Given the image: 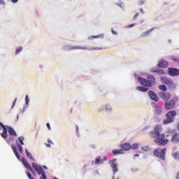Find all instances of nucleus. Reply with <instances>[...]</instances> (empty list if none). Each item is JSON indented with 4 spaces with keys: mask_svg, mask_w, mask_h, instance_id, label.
Here are the masks:
<instances>
[{
    "mask_svg": "<svg viewBox=\"0 0 179 179\" xmlns=\"http://www.w3.org/2000/svg\"><path fill=\"white\" fill-rule=\"evenodd\" d=\"M150 148L148 145L142 147V150H144V152H149Z\"/></svg>",
    "mask_w": 179,
    "mask_h": 179,
    "instance_id": "obj_29",
    "label": "nucleus"
},
{
    "mask_svg": "<svg viewBox=\"0 0 179 179\" xmlns=\"http://www.w3.org/2000/svg\"><path fill=\"white\" fill-rule=\"evenodd\" d=\"M46 127L49 129V131H51V126L50 125V123H47Z\"/></svg>",
    "mask_w": 179,
    "mask_h": 179,
    "instance_id": "obj_38",
    "label": "nucleus"
},
{
    "mask_svg": "<svg viewBox=\"0 0 179 179\" xmlns=\"http://www.w3.org/2000/svg\"><path fill=\"white\" fill-rule=\"evenodd\" d=\"M138 147H139V144L135 143L131 145V149H134L135 150L138 149Z\"/></svg>",
    "mask_w": 179,
    "mask_h": 179,
    "instance_id": "obj_30",
    "label": "nucleus"
},
{
    "mask_svg": "<svg viewBox=\"0 0 179 179\" xmlns=\"http://www.w3.org/2000/svg\"><path fill=\"white\" fill-rule=\"evenodd\" d=\"M25 152L27 157H29V159L34 162V158H33V155H31V153H30V152H29L27 150H25Z\"/></svg>",
    "mask_w": 179,
    "mask_h": 179,
    "instance_id": "obj_23",
    "label": "nucleus"
},
{
    "mask_svg": "<svg viewBox=\"0 0 179 179\" xmlns=\"http://www.w3.org/2000/svg\"><path fill=\"white\" fill-rule=\"evenodd\" d=\"M136 90H138V92H148V90H149V89H148L145 87H137Z\"/></svg>",
    "mask_w": 179,
    "mask_h": 179,
    "instance_id": "obj_20",
    "label": "nucleus"
},
{
    "mask_svg": "<svg viewBox=\"0 0 179 179\" xmlns=\"http://www.w3.org/2000/svg\"><path fill=\"white\" fill-rule=\"evenodd\" d=\"M104 160H107V157H104Z\"/></svg>",
    "mask_w": 179,
    "mask_h": 179,
    "instance_id": "obj_50",
    "label": "nucleus"
},
{
    "mask_svg": "<svg viewBox=\"0 0 179 179\" xmlns=\"http://www.w3.org/2000/svg\"><path fill=\"white\" fill-rule=\"evenodd\" d=\"M172 156L176 160H179V151H177L175 153L172 154Z\"/></svg>",
    "mask_w": 179,
    "mask_h": 179,
    "instance_id": "obj_25",
    "label": "nucleus"
},
{
    "mask_svg": "<svg viewBox=\"0 0 179 179\" xmlns=\"http://www.w3.org/2000/svg\"><path fill=\"white\" fill-rule=\"evenodd\" d=\"M0 126L3 128V132L1 134V136L3 138V139H8V134L11 135V136H17V134L13 127H10L9 126H5L2 122H0Z\"/></svg>",
    "mask_w": 179,
    "mask_h": 179,
    "instance_id": "obj_3",
    "label": "nucleus"
},
{
    "mask_svg": "<svg viewBox=\"0 0 179 179\" xmlns=\"http://www.w3.org/2000/svg\"><path fill=\"white\" fill-rule=\"evenodd\" d=\"M168 73L170 75V76H178L179 75V69H174L173 67L169 68L168 69Z\"/></svg>",
    "mask_w": 179,
    "mask_h": 179,
    "instance_id": "obj_11",
    "label": "nucleus"
},
{
    "mask_svg": "<svg viewBox=\"0 0 179 179\" xmlns=\"http://www.w3.org/2000/svg\"><path fill=\"white\" fill-rule=\"evenodd\" d=\"M46 146H47L48 148H51V145H50V144H46Z\"/></svg>",
    "mask_w": 179,
    "mask_h": 179,
    "instance_id": "obj_47",
    "label": "nucleus"
},
{
    "mask_svg": "<svg viewBox=\"0 0 179 179\" xmlns=\"http://www.w3.org/2000/svg\"><path fill=\"white\" fill-rule=\"evenodd\" d=\"M161 82L164 85H173V81H171V80L169 79L167 77H161Z\"/></svg>",
    "mask_w": 179,
    "mask_h": 179,
    "instance_id": "obj_15",
    "label": "nucleus"
},
{
    "mask_svg": "<svg viewBox=\"0 0 179 179\" xmlns=\"http://www.w3.org/2000/svg\"><path fill=\"white\" fill-rule=\"evenodd\" d=\"M134 26H135V24H131L129 25V27H134Z\"/></svg>",
    "mask_w": 179,
    "mask_h": 179,
    "instance_id": "obj_44",
    "label": "nucleus"
},
{
    "mask_svg": "<svg viewBox=\"0 0 179 179\" xmlns=\"http://www.w3.org/2000/svg\"><path fill=\"white\" fill-rule=\"evenodd\" d=\"M25 101H26V104L27 106V104H29V95H27L25 96Z\"/></svg>",
    "mask_w": 179,
    "mask_h": 179,
    "instance_id": "obj_35",
    "label": "nucleus"
},
{
    "mask_svg": "<svg viewBox=\"0 0 179 179\" xmlns=\"http://www.w3.org/2000/svg\"><path fill=\"white\" fill-rule=\"evenodd\" d=\"M162 126L157 124L153 131L150 132V136L155 138V143H157L159 146H165L169 143V140L166 138L164 134H161Z\"/></svg>",
    "mask_w": 179,
    "mask_h": 179,
    "instance_id": "obj_1",
    "label": "nucleus"
},
{
    "mask_svg": "<svg viewBox=\"0 0 179 179\" xmlns=\"http://www.w3.org/2000/svg\"><path fill=\"white\" fill-rule=\"evenodd\" d=\"M6 141H7L8 143H10V142H12V141H15V138L11 137L9 139H7Z\"/></svg>",
    "mask_w": 179,
    "mask_h": 179,
    "instance_id": "obj_34",
    "label": "nucleus"
},
{
    "mask_svg": "<svg viewBox=\"0 0 179 179\" xmlns=\"http://www.w3.org/2000/svg\"><path fill=\"white\" fill-rule=\"evenodd\" d=\"M154 155L160 159L161 160H164L166 158V148L160 149L157 148L154 151Z\"/></svg>",
    "mask_w": 179,
    "mask_h": 179,
    "instance_id": "obj_6",
    "label": "nucleus"
},
{
    "mask_svg": "<svg viewBox=\"0 0 179 179\" xmlns=\"http://www.w3.org/2000/svg\"><path fill=\"white\" fill-rule=\"evenodd\" d=\"M120 148L122 150H113L112 151V153L115 155H122V150L124 151H128L131 150V145L129 144V143H125L124 144L120 145Z\"/></svg>",
    "mask_w": 179,
    "mask_h": 179,
    "instance_id": "obj_5",
    "label": "nucleus"
},
{
    "mask_svg": "<svg viewBox=\"0 0 179 179\" xmlns=\"http://www.w3.org/2000/svg\"><path fill=\"white\" fill-rule=\"evenodd\" d=\"M0 129H1V127H0Z\"/></svg>",
    "mask_w": 179,
    "mask_h": 179,
    "instance_id": "obj_53",
    "label": "nucleus"
},
{
    "mask_svg": "<svg viewBox=\"0 0 179 179\" xmlns=\"http://www.w3.org/2000/svg\"><path fill=\"white\" fill-rule=\"evenodd\" d=\"M17 101V99H15L13 102V105H12V108H13V107H15V106H16V101Z\"/></svg>",
    "mask_w": 179,
    "mask_h": 179,
    "instance_id": "obj_36",
    "label": "nucleus"
},
{
    "mask_svg": "<svg viewBox=\"0 0 179 179\" xmlns=\"http://www.w3.org/2000/svg\"><path fill=\"white\" fill-rule=\"evenodd\" d=\"M178 131H179V122H178Z\"/></svg>",
    "mask_w": 179,
    "mask_h": 179,
    "instance_id": "obj_49",
    "label": "nucleus"
},
{
    "mask_svg": "<svg viewBox=\"0 0 179 179\" xmlns=\"http://www.w3.org/2000/svg\"><path fill=\"white\" fill-rule=\"evenodd\" d=\"M159 96L164 101H168L171 98V95L169 92H161L159 94Z\"/></svg>",
    "mask_w": 179,
    "mask_h": 179,
    "instance_id": "obj_10",
    "label": "nucleus"
},
{
    "mask_svg": "<svg viewBox=\"0 0 179 179\" xmlns=\"http://www.w3.org/2000/svg\"><path fill=\"white\" fill-rule=\"evenodd\" d=\"M147 79L148 80L143 78H138V83L145 87H152V86L156 83V78L150 74L148 75Z\"/></svg>",
    "mask_w": 179,
    "mask_h": 179,
    "instance_id": "obj_2",
    "label": "nucleus"
},
{
    "mask_svg": "<svg viewBox=\"0 0 179 179\" xmlns=\"http://www.w3.org/2000/svg\"><path fill=\"white\" fill-rule=\"evenodd\" d=\"M159 68H167L169 66V62L166 60H162L159 64H158Z\"/></svg>",
    "mask_w": 179,
    "mask_h": 179,
    "instance_id": "obj_16",
    "label": "nucleus"
},
{
    "mask_svg": "<svg viewBox=\"0 0 179 179\" xmlns=\"http://www.w3.org/2000/svg\"><path fill=\"white\" fill-rule=\"evenodd\" d=\"M148 94L151 100H153L154 101H159V97H157V94H156L155 92L149 91Z\"/></svg>",
    "mask_w": 179,
    "mask_h": 179,
    "instance_id": "obj_14",
    "label": "nucleus"
},
{
    "mask_svg": "<svg viewBox=\"0 0 179 179\" xmlns=\"http://www.w3.org/2000/svg\"><path fill=\"white\" fill-rule=\"evenodd\" d=\"M139 16V13H137L133 17L134 20H135L136 19H138V17Z\"/></svg>",
    "mask_w": 179,
    "mask_h": 179,
    "instance_id": "obj_37",
    "label": "nucleus"
},
{
    "mask_svg": "<svg viewBox=\"0 0 179 179\" xmlns=\"http://www.w3.org/2000/svg\"><path fill=\"white\" fill-rule=\"evenodd\" d=\"M109 164L113 169V174H117L118 173V163H117V159L110 161Z\"/></svg>",
    "mask_w": 179,
    "mask_h": 179,
    "instance_id": "obj_8",
    "label": "nucleus"
},
{
    "mask_svg": "<svg viewBox=\"0 0 179 179\" xmlns=\"http://www.w3.org/2000/svg\"><path fill=\"white\" fill-rule=\"evenodd\" d=\"M176 103H177V98H173L171 99L169 102L165 103V108L166 110H172L176 107Z\"/></svg>",
    "mask_w": 179,
    "mask_h": 179,
    "instance_id": "obj_7",
    "label": "nucleus"
},
{
    "mask_svg": "<svg viewBox=\"0 0 179 179\" xmlns=\"http://www.w3.org/2000/svg\"><path fill=\"white\" fill-rule=\"evenodd\" d=\"M84 169H86V165L84 166Z\"/></svg>",
    "mask_w": 179,
    "mask_h": 179,
    "instance_id": "obj_51",
    "label": "nucleus"
},
{
    "mask_svg": "<svg viewBox=\"0 0 179 179\" xmlns=\"http://www.w3.org/2000/svg\"><path fill=\"white\" fill-rule=\"evenodd\" d=\"M64 50H66V51H71L72 50H87V48H86V47H80V46L72 47L71 45H67L64 48Z\"/></svg>",
    "mask_w": 179,
    "mask_h": 179,
    "instance_id": "obj_13",
    "label": "nucleus"
},
{
    "mask_svg": "<svg viewBox=\"0 0 179 179\" xmlns=\"http://www.w3.org/2000/svg\"><path fill=\"white\" fill-rule=\"evenodd\" d=\"M159 90H162V92H167V87H166V85H159Z\"/></svg>",
    "mask_w": 179,
    "mask_h": 179,
    "instance_id": "obj_26",
    "label": "nucleus"
},
{
    "mask_svg": "<svg viewBox=\"0 0 179 179\" xmlns=\"http://www.w3.org/2000/svg\"><path fill=\"white\" fill-rule=\"evenodd\" d=\"M21 162H22V164L24 166L25 169H27V170H30V171H31V173H33V175L36 176V173H34L33 169H31L30 164H29V162H27V159H26V158L22 157L21 159Z\"/></svg>",
    "mask_w": 179,
    "mask_h": 179,
    "instance_id": "obj_9",
    "label": "nucleus"
},
{
    "mask_svg": "<svg viewBox=\"0 0 179 179\" xmlns=\"http://www.w3.org/2000/svg\"><path fill=\"white\" fill-rule=\"evenodd\" d=\"M18 140H19V142H20V143H21V145H24V137H23V136H20L19 138H18Z\"/></svg>",
    "mask_w": 179,
    "mask_h": 179,
    "instance_id": "obj_28",
    "label": "nucleus"
},
{
    "mask_svg": "<svg viewBox=\"0 0 179 179\" xmlns=\"http://www.w3.org/2000/svg\"><path fill=\"white\" fill-rule=\"evenodd\" d=\"M151 72H152L154 73H159V75L164 74V71L163 70H154V69H152L151 70Z\"/></svg>",
    "mask_w": 179,
    "mask_h": 179,
    "instance_id": "obj_21",
    "label": "nucleus"
},
{
    "mask_svg": "<svg viewBox=\"0 0 179 179\" xmlns=\"http://www.w3.org/2000/svg\"><path fill=\"white\" fill-rule=\"evenodd\" d=\"M11 148H12L13 151V152L15 153V155L17 159H18V160H20V157H21L19 155V153L17 152V148H16V145H15L13 144V145H11Z\"/></svg>",
    "mask_w": 179,
    "mask_h": 179,
    "instance_id": "obj_17",
    "label": "nucleus"
},
{
    "mask_svg": "<svg viewBox=\"0 0 179 179\" xmlns=\"http://www.w3.org/2000/svg\"><path fill=\"white\" fill-rule=\"evenodd\" d=\"M176 115H177V112L176 110H171L168 112L166 115V119L164 120V124L167 125L169 124H171V122H174Z\"/></svg>",
    "mask_w": 179,
    "mask_h": 179,
    "instance_id": "obj_4",
    "label": "nucleus"
},
{
    "mask_svg": "<svg viewBox=\"0 0 179 179\" xmlns=\"http://www.w3.org/2000/svg\"><path fill=\"white\" fill-rule=\"evenodd\" d=\"M4 2L3 0H0V5H3Z\"/></svg>",
    "mask_w": 179,
    "mask_h": 179,
    "instance_id": "obj_41",
    "label": "nucleus"
},
{
    "mask_svg": "<svg viewBox=\"0 0 179 179\" xmlns=\"http://www.w3.org/2000/svg\"><path fill=\"white\" fill-rule=\"evenodd\" d=\"M92 50H101V48H92Z\"/></svg>",
    "mask_w": 179,
    "mask_h": 179,
    "instance_id": "obj_45",
    "label": "nucleus"
},
{
    "mask_svg": "<svg viewBox=\"0 0 179 179\" xmlns=\"http://www.w3.org/2000/svg\"><path fill=\"white\" fill-rule=\"evenodd\" d=\"M171 142L175 145L179 143V134L178 133H172Z\"/></svg>",
    "mask_w": 179,
    "mask_h": 179,
    "instance_id": "obj_12",
    "label": "nucleus"
},
{
    "mask_svg": "<svg viewBox=\"0 0 179 179\" xmlns=\"http://www.w3.org/2000/svg\"><path fill=\"white\" fill-rule=\"evenodd\" d=\"M103 163V159H101V157L99 156L95 159V164H101Z\"/></svg>",
    "mask_w": 179,
    "mask_h": 179,
    "instance_id": "obj_22",
    "label": "nucleus"
},
{
    "mask_svg": "<svg viewBox=\"0 0 179 179\" xmlns=\"http://www.w3.org/2000/svg\"><path fill=\"white\" fill-rule=\"evenodd\" d=\"M22 50H23L22 48H18L16 51H15V54L16 55H17V54H19V52H21Z\"/></svg>",
    "mask_w": 179,
    "mask_h": 179,
    "instance_id": "obj_31",
    "label": "nucleus"
},
{
    "mask_svg": "<svg viewBox=\"0 0 179 179\" xmlns=\"http://www.w3.org/2000/svg\"><path fill=\"white\" fill-rule=\"evenodd\" d=\"M48 142L50 143V140H48Z\"/></svg>",
    "mask_w": 179,
    "mask_h": 179,
    "instance_id": "obj_52",
    "label": "nucleus"
},
{
    "mask_svg": "<svg viewBox=\"0 0 179 179\" xmlns=\"http://www.w3.org/2000/svg\"><path fill=\"white\" fill-rule=\"evenodd\" d=\"M103 37H104L103 34H99V35H96V36H89L88 38L90 40H93V38H103Z\"/></svg>",
    "mask_w": 179,
    "mask_h": 179,
    "instance_id": "obj_19",
    "label": "nucleus"
},
{
    "mask_svg": "<svg viewBox=\"0 0 179 179\" xmlns=\"http://www.w3.org/2000/svg\"><path fill=\"white\" fill-rule=\"evenodd\" d=\"M140 12H141V13H145V12L143 11V8H141V9H140Z\"/></svg>",
    "mask_w": 179,
    "mask_h": 179,
    "instance_id": "obj_43",
    "label": "nucleus"
},
{
    "mask_svg": "<svg viewBox=\"0 0 179 179\" xmlns=\"http://www.w3.org/2000/svg\"><path fill=\"white\" fill-rule=\"evenodd\" d=\"M176 179H179V172L176 175Z\"/></svg>",
    "mask_w": 179,
    "mask_h": 179,
    "instance_id": "obj_46",
    "label": "nucleus"
},
{
    "mask_svg": "<svg viewBox=\"0 0 179 179\" xmlns=\"http://www.w3.org/2000/svg\"><path fill=\"white\" fill-rule=\"evenodd\" d=\"M19 0H11V1L13 2V3H16V2H17Z\"/></svg>",
    "mask_w": 179,
    "mask_h": 179,
    "instance_id": "obj_40",
    "label": "nucleus"
},
{
    "mask_svg": "<svg viewBox=\"0 0 179 179\" xmlns=\"http://www.w3.org/2000/svg\"><path fill=\"white\" fill-rule=\"evenodd\" d=\"M154 108H155L157 114H160V113H162V109H160L157 105H155Z\"/></svg>",
    "mask_w": 179,
    "mask_h": 179,
    "instance_id": "obj_27",
    "label": "nucleus"
},
{
    "mask_svg": "<svg viewBox=\"0 0 179 179\" xmlns=\"http://www.w3.org/2000/svg\"><path fill=\"white\" fill-rule=\"evenodd\" d=\"M138 156H139V154H136V155H134V157H138Z\"/></svg>",
    "mask_w": 179,
    "mask_h": 179,
    "instance_id": "obj_48",
    "label": "nucleus"
},
{
    "mask_svg": "<svg viewBox=\"0 0 179 179\" xmlns=\"http://www.w3.org/2000/svg\"><path fill=\"white\" fill-rule=\"evenodd\" d=\"M17 147L18 148V150L20 153H23V147L19 143V141H17Z\"/></svg>",
    "mask_w": 179,
    "mask_h": 179,
    "instance_id": "obj_24",
    "label": "nucleus"
},
{
    "mask_svg": "<svg viewBox=\"0 0 179 179\" xmlns=\"http://www.w3.org/2000/svg\"><path fill=\"white\" fill-rule=\"evenodd\" d=\"M111 31L113 33V34H114L115 36H117V31H114V29H111Z\"/></svg>",
    "mask_w": 179,
    "mask_h": 179,
    "instance_id": "obj_39",
    "label": "nucleus"
},
{
    "mask_svg": "<svg viewBox=\"0 0 179 179\" xmlns=\"http://www.w3.org/2000/svg\"><path fill=\"white\" fill-rule=\"evenodd\" d=\"M155 28H152L151 29H149L145 32H143V34H141V37H147V36H149V34H150V33H152V31H153V29Z\"/></svg>",
    "mask_w": 179,
    "mask_h": 179,
    "instance_id": "obj_18",
    "label": "nucleus"
},
{
    "mask_svg": "<svg viewBox=\"0 0 179 179\" xmlns=\"http://www.w3.org/2000/svg\"><path fill=\"white\" fill-rule=\"evenodd\" d=\"M27 176L29 179H34V178L31 176V173H30V172L27 171Z\"/></svg>",
    "mask_w": 179,
    "mask_h": 179,
    "instance_id": "obj_32",
    "label": "nucleus"
},
{
    "mask_svg": "<svg viewBox=\"0 0 179 179\" xmlns=\"http://www.w3.org/2000/svg\"><path fill=\"white\" fill-rule=\"evenodd\" d=\"M145 2H146L145 0H141V1L138 2V5L141 6L143 5V3H145Z\"/></svg>",
    "mask_w": 179,
    "mask_h": 179,
    "instance_id": "obj_33",
    "label": "nucleus"
},
{
    "mask_svg": "<svg viewBox=\"0 0 179 179\" xmlns=\"http://www.w3.org/2000/svg\"><path fill=\"white\" fill-rule=\"evenodd\" d=\"M106 110H111L110 106H106Z\"/></svg>",
    "mask_w": 179,
    "mask_h": 179,
    "instance_id": "obj_42",
    "label": "nucleus"
}]
</instances>
